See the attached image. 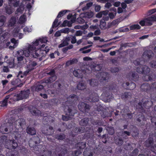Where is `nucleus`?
I'll return each mask as SVG.
<instances>
[{
  "label": "nucleus",
  "mask_w": 156,
  "mask_h": 156,
  "mask_svg": "<svg viewBox=\"0 0 156 156\" xmlns=\"http://www.w3.org/2000/svg\"><path fill=\"white\" fill-rule=\"evenodd\" d=\"M30 94V92L29 90L21 91L19 94L15 95L13 99L14 101H16L27 99L28 97Z\"/></svg>",
  "instance_id": "nucleus-5"
},
{
  "label": "nucleus",
  "mask_w": 156,
  "mask_h": 156,
  "mask_svg": "<svg viewBox=\"0 0 156 156\" xmlns=\"http://www.w3.org/2000/svg\"><path fill=\"white\" fill-rule=\"evenodd\" d=\"M5 131L6 133L10 132L13 130V126L12 124L10 125L9 123L6 124V127L5 128Z\"/></svg>",
  "instance_id": "nucleus-24"
},
{
  "label": "nucleus",
  "mask_w": 156,
  "mask_h": 156,
  "mask_svg": "<svg viewBox=\"0 0 156 156\" xmlns=\"http://www.w3.org/2000/svg\"><path fill=\"white\" fill-rule=\"evenodd\" d=\"M153 141V139L151 138H150L145 142L144 144L147 147L151 146V150L154 153H156V145H154V146H152Z\"/></svg>",
  "instance_id": "nucleus-8"
},
{
  "label": "nucleus",
  "mask_w": 156,
  "mask_h": 156,
  "mask_svg": "<svg viewBox=\"0 0 156 156\" xmlns=\"http://www.w3.org/2000/svg\"><path fill=\"white\" fill-rule=\"evenodd\" d=\"M82 150H81L75 151L72 153V154L74 156H77L82 153Z\"/></svg>",
  "instance_id": "nucleus-47"
},
{
  "label": "nucleus",
  "mask_w": 156,
  "mask_h": 156,
  "mask_svg": "<svg viewBox=\"0 0 156 156\" xmlns=\"http://www.w3.org/2000/svg\"><path fill=\"white\" fill-rule=\"evenodd\" d=\"M76 146L77 147H78L80 150L83 149H84L86 146V143L85 142H82L81 143H78Z\"/></svg>",
  "instance_id": "nucleus-30"
},
{
  "label": "nucleus",
  "mask_w": 156,
  "mask_h": 156,
  "mask_svg": "<svg viewBox=\"0 0 156 156\" xmlns=\"http://www.w3.org/2000/svg\"><path fill=\"white\" fill-rule=\"evenodd\" d=\"M8 3L9 5H13L14 7H17L19 5V2L17 0H8Z\"/></svg>",
  "instance_id": "nucleus-19"
},
{
  "label": "nucleus",
  "mask_w": 156,
  "mask_h": 156,
  "mask_svg": "<svg viewBox=\"0 0 156 156\" xmlns=\"http://www.w3.org/2000/svg\"><path fill=\"white\" fill-rule=\"evenodd\" d=\"M18 65L19 66L20 65V63H21V62L23 60V57L22 56H18Z\"/></svg>",
  "instance_id": "nucleus-60"
},
{
  "label": "nucleus",
  "mask_w": 156,
  "mask_h": 156,
  "mask_svg": "<svg viewBox=\"0 0 156 156\" xmlns=\"http://www.w3.org/2000/svg\"><path fill=\"white\" fill-rule=\"evenodd\" d=\"M20 30V29L19 28H15L14 29L13 32V34L14 37H16L18 35V33Z\"/></svg>",
  "instance_id": "nucleus-51"
},
{
  "label": "nucleus",
  "mask_w": 156,
  "mask_h": 156,
  "mask_svg": "<svg viewBox=\"0 0 156 156\" xmlns=\"http://www.w3.org/2000/svg\"><path fill=\"white\" fill-rule=\"evenodd\" d=\"M93 13L91 12H87L84 13L85 17L88 18H92L93 16Z\"/></svg>",
  "instance_id": "nucleus-41"
},
{
  "label": "nucleus",
  "mask_w": 156,
  "mask_h": 156,
  "mask_svg": "<svg viewBox=\"0 0 156 156\" xmlns=\"http://www.w3.org/2000/svg\"><path fill=\"white\" fill-rule=\"evenodd\" d=\"M6 62L8 64V66L9 68H12L14 67L15 65L13 59H11V60H7Z\"/></svg>",
  "instance_id": "nucleus-40"
},
{
  "label": "nucleus",
  "mask_w": 156,
  "mask_h": 156,
  "mask_svg": "<svg viewBox=\"0 0 156 156\" xmlns=\"http://www.w3.org/2000/svg\"><path fill=\"white\" fill-rule=\"evenodd\" d=\"M58 20L56 19H55V20L54 21L52 26V27L53 28L56 27L59 24V23H58Z\"/></svg>",
  "instance_id": "nucleus-54"
},
{
  "label": "nucleus",
  "mask_w": 156,
  "mask_h": 156,
  "mask_svg": "<svg viewBox=\"0 0 156 156\" xmlns=\"http://www.w3.org/2000/svg\"><path fill=\"white\" fill-rule=\"evenodd\" d=\"M44 38L46 39L47 41L46 42H42L41 43L40 42L39 44L37 46H39L38 47L40 48V49H38L37 50H36L35 48V50H34V53H32L33 54V57L35 58L39 57V59L40 60H41V58L45 56L47 53L49 51V49L48 46H46L45 47V49L44 50L42 49L45 46V45L44 44H43L41 45V44L43 43H46L47 42L48 40L46 38H42L36 40L40 41V40H43Z\"/></svg>",
  "instance_id": "nucleus-2"
},
{
  "label": "nucleus",
  "mask_w": 156,
  "mask_h": 156,
  "mask_svg": "<svg viewBox=\"0 0 156 156\" xmlns=\"http://www.w3.org/2000/svg\"><path fill=\"white\" fill-rule=\"evenodd\" d=\"M71 43L72 44H75L76 42V39L75 36H72V38H71Z\"/></svg>",
  "instance_id": "nucleus-61"
},
{
  "label": "nucleus",
  "mask_w": 156,
  "mask_h": 156,
  "mask_svg": "<svg viewBox=\"0 0 156 156\" xmlns=\"http://www.w3.org/2000/svg\"><path fill=\"white\" fill-rule=\"evenodd\" d=\"M5 20V18L4 16L0 17V27L2 26L4 24Z\"/></svg>",
  "instance_id": "nucleus-46"
},
{
  "label": "nucleus",
  "mask_w": 156,
  "mask_h": 156,
  "mask_svg": "<svg viewBox=\"0 0 156 156\" xmlns=\"http://www.w3.org/2000/svg\"><path fill=\"white\" fill-rule=\"evenodd\" d=\"M140 24L142 26H144L148 24V23L145 21V19H144L143 20H141L139 22Z\"/></svg>",
  "instance_id": "nucleus-62"
},
{
  "label": "nucleus",
  "mask_w": 156,
  "mask_h": 156,
  "mask_svg": "<svg viewBox=\"0 0 156 156\" xmlns=\"http://www.w3.org/2000/svg\"><path fill=\"white\" fill-rule=\"evenodd\" d=\"M25 76V75H23V73H22V72L21 71H20L18 74L17 77H18V79H17L16 80V81H18L20 80H19V79L21 78H23V76Z\"/></svg>",
  "instance_id": "nucleus-50"
},
{
  "label": "nucleus",
  "mask_w": 156,
  "mask_h": 156,
  "mask_svg": "<svg viewBox=\"0 0 156 156\" xmlns=\"http://www.w3.org/2000/svg\"><path fill=\"white\" fill-rule=\"evenodd\" d=\"M127 77L129 80H133L136 79L138 77V75L135 72L131 71L127 74Z\"/></svg>",
  "instance_id": "nucleus-16"
},
{
  "label": "nucleus",
  "mask_w": 156,
  "mask_h": 156,
  "mask_svg": "<svg viewBox=\"0 0 156 156\" xmlns=\"http://www.w3.org/2000/svg\"><path fill=\"white\" fill-rule=\"evenodd\" d=\"M89 121L88 119L85 118L82 119L80 122V125L82 126H86L88 123Z\"/></svg>",
  "instance_id": "nucleus-37"
},
{
  "label": "nucleus",
  "mask_w": 156,
  "mask_h": 156,
  "mask_svg": "<svg viewBox=\"0 0 156 156\" xmlns=\"http://www.w3.org/2000/svg\"><path fill=\"white\" fill-rule=\"evenodd\" d=\"M83 34V32L81 30H78L76 32L75 34V36H81Z\"/></svg>",
  "instance_id": "nucleus-57"
},
{
  "label": "nucleus",
  "mask_w": 156,
  "mask_h": 156,
  "mask_svg": "<svg viewBox=\"0 0 156 156\" xmlns=\"http://www.w3.org/2000/svg\"><path fill=\"white\" fill-rule=\"evenodd\" d=\"M30 111L33 115H39L41 114V112L40 111L34 107H32L31 109H30Z\"/></svg>",
  "instance_id": "nucleus-18"
},
{
  "label": "nucleus",
  "mask_w": 156,
  "mask_h": 156,
  "mask_svg": "<svg viewBox=\"0 0 156 156\" xmlns=\"http://www.w3.org/2000/svg\"><path fill=\"white\" fill-rule=\"evenodd\" d=\"M145 21H146L148 24L146 26H151L152 25L153 22L156 20V17L154 16L146 18L144 19Z\"/></svg>",
  "instance_id": "nucleus-14"
},
{
  "label": "nucleus",
  "mask_w": 156,
  "mask_h": 156,
  "mask_svg": "<svg viewBox=\"0 0 156 156\" xmlns=\"http://www.w3.org/2000/svg\"><path fill=\"white\" fill-rule=\"evenodd\" d=\"M70 37H69L67 36L62 40V43L58 46L59 48H61L65 46H67L69 44V42L70 40Z\"/></svg>",
  "instance_id": "nucleus-13"
},
{
  "label": "nucleus",
  "mask_w": 156,
  "mask_h": 156,
  "mask_svg": "<svg viewBox=\"0 0 156 156\" xmlns=\"http://www.w3.org/2000/svg\"><path fill=\"white\" fill-rule=\"evenodd\" d=\"M79 109L82 112H86L90 108L89 106L83 102H80L78 105Z\"/></svg>",
  "instance_id": "nucleus-10"
},
{
  "label": "nucleus",
  "mask_w": 156,
  "mask_h": 156,
  "mask_svg": "<svg viewBox=\"0 0 156 156\" xmlns=\"http://www.w3.org/2000/svg\"><path fill=\"white\" fill-rule=\"evenodd\" d=\"M77 60L76 59H73L72 60L67 61L66 63V66H69L74 63L77 62Z\"/></svg>",
  "instance_id": "nucleus-35"
},
{
  "label": "nucleus",
  "mask_w": 156,
  "mask_h": 156,
  "mask_svg": "<svg viewBox=\"0 0 156 156\" xmlns=\"http://www.w3.org/2000/svg\"><path fill=\"white\" fill-rule=\"evenodd\" d=\"M2 141L4 142L5 146L6 148L9 149H15L17 146L18 144L13 139H9L6 136H2L1 138Z\"/></svg>",
  "instance_id": "nucleus-4"
},
{
  "label": "nucleus",
  "mask_w": 156,
  "mask_h": 156,
  "mask_svg": "<svg viewBox=\"0 0 156 156\" xmlns=\"http://www.w3.org/2000/svg\"><path fill=\"white\" fill-rule=\"evenodd\" d=\"M89 84L91 86L94 87L98 85V82L95 79H92L89 80Z\"/></svg>",
  "instance_id": "nucleus-38"
},
{
  "label": "nucleus",
  "mask_w": 156,
  "mask_h": 156,
  "mask_svg": "<svg viewBox=\"0 0 156 156\" xmlns=\"http://www.w3.org/2000/svg\"><path fill=\"white\" fill-rule=\"evenodd\" d=\"M119 23V20L116 19L113 20L112 23L108 24V27H110L112 26H114L118 24Z\"/></svg>",
  "instance_id": "nucleus-36"
},
{
  "label": "nucleus",
  "mask_w": 156,
  "mask_h": 156,
  "mask_svg": "<svg viewBox=\"0 0 156 156\" xmlns=\"http://www.w3.org/2000/svg\"><path fill=\"white\" fill-rule=\"evenodd\" d=\"M116 144L119 145H120L122 144L123 143V141L122 139L119 138L118 140H116Z\"/></svg>",
  "instance_id": "nucleus-58"
},
{
  "label": "nucleus",
  "mask_w": 156,
  "mask_h": 156,
  "mask_svg": "<svg viewBox=\"0 0 156 156\" xmlns=\"http://www.w3.org/2000/svg\"><path fill=\"white\" fill-rule=\"evenodd\" d=\"M25 124V120L22 119H19L15 122V124L16 126L15 127L16 129L12 133V135L15 139H17L21 137L20 134L18 132V129L20 128H22Z\"/></svg>",
  "instance_id": "nucleus-3"
},
{
  "label": "nucleus",
  "mask_w": 156,
  "mask_h": 156,
  "mask_svg": "<svg viewBox=\"0 0 156 156\" xmlns=\"http://www.w3.org/2000/svg\"><path fill=\"white\" fill-rule=\"evenodd\" d=\"M65 135L64 134H58L55 136V138L58 140H62L65 139Z\"/></svg>",
  "instance_id": "nucleus-45"
},
{
  "label": "nucleus",
  "mask_w": 156,
  "mask_h": 156,
  "mask_svg": "<svg viewBox=\"0 0 156 156\" xmlns=\"http://www.w3.org/2000/svg\"><path fill=\"white\" fill-rule=\"evenodd\" d=\"M7 33L5 32L2 35H1L0 36V43L4 42V41L7 40L8 38L7 37Z\"/></svg>",
  "instance_id": "nucleus-25"
},
{
  "label": "nucleus",
  "mask_w": 156,
  "mask_h": 156,
  "mask_svg": "<svg viewBox=\"0 0 156 156\" xmlns=\"http://www.w3.org/2000/svg\"><path fill=\"white\" fill-rule=\"evenodd\" d=\"M154 55L152 51L151 50H147L144 53L142 58L144 60L147 61Z\"/></svg>",
  "instance_id": "nucleus-11"
},
{
  "label": "nucleus",
  "mask_w": 156,
  "mask_h": 156,
  "mask_svg": "<svg viewBox=\"0 0 156 156\" xmlns=\"http://www.w3.org/2000/svg\"><path fill=\"white\" fill-rule=\"evenodd\" d=\"M6 12L9 14H11L14 11V9L11 6V5H9L5 7Z\"/></svg>",
  "instance_id": "nucleus-23"
},
{
  "label": "nucleus",
  "mask_w": 156,
  "mask_h": 156,
  "mask_svg": "<svg viewBox=\"0 0 156 156\" xmlns=\"http://www.w3.org/2000/svg\"><path fill=\"white\" fill-rule=\"evenodd\" d=\"M84 156H92L93 153L89 149H86L83 153Z\"/></svg>",
  "instance_id": "nucleus-34"
},
{
  "label": "nucleus",
  "mask_w": 156,
  "mask_h": 156,
  "mask_svg": "<svg viewBox=\"0 0 156 156\" xmlns=\"http://www.w3.org/2000/svg\"><path fill=\"white\" fill-rule=\"evenodd\" d=\"M70 31L69 29L68 28H64L61 30V33L65 34H68Z\"/></svg>",
  "instance_id": "nucleus-53"
},
{
  "label": "nucleus",
  "mask_w": 156,
  "mask_h": 156,
  "mask_svg": "<svg viewBox=\"0 0 156 156\" xmlns=\"http://www.w3.org/2000/svg\"><path fill=\"white\" fill-rule=\"evenodd\" d=\"M116 14V10L115 9L114 10L113 12H110L108 14V16L111 19H113L115 18Z\"/></svg>",
  "instance_id": "nucleus-42"
},
{
  "label": "nucleus",
  "mask_w": 156,
  "mask_h": 156,
  "mask_svg": "<svg viewBox=\"0 0 156 156\" xmlns=\"http://www.w3.org/2000/svg\"><path fill=\"white\" fill-rule=\"evenodd\" d=\"M140 27V26L139 24L133 25L130 27V30L139 29Z\"/></svg>",
  "instance_id": "nucleus-44"
},
{
  "label": "nucleus",
  "mask_w": 156,
  "mask_h": 156,
  "mask_svg": "<svg viewBox=\"0 0 156 156\" xmlns=\"http://www.w3.org/2000/svg\"><path fill=\"white\" fill-rule=\"evenodd\" d=\"M89 100L90 102H96L98 100V96L96 93H93L90 96Z\"/></svg>",
  "instance_id": "nucleus-15"
},
{
  "label": "nucleus",
  "mask_w": 156,
  "mask_h": 156,
  "mask_svg": "<svg viewBox=\"0 0 156 156\" xmlns=\"http://www.w3.org/2000/svg\"><path fill=\"white\" fill-rule=\"evenodd\" d=\"M151 67L152 68H156V61H152L150 63Z\"/></svg>",
  "instance_id": "nucleus-59"
},
{
  "label": "nucleus",
  "mask_w": 156,
  "mask_h": 156,
  "mask_svg": "<svg viewBox=\"0 0 156 156\" xmlns=\"http://www.w3.org/2000/svg\"><path fill=\"white\" fill-rule=\"evenodd\" d=\"M99 27L101 29L104 30L106 28V24L104 19H102L101 20Z\"/></svg>",
  "instance_id": "nucleus-29"
},
{
  "label": "nucleus",
  "mask_w": 156,
  "mask_h": 156,
  "mask_svg": "<svg viewBox=\"0 0 156 156\" xmlns=\"http://www.w3.org/2000/svg\"><path fill=\"white\" fill-rule=\"evenodd\" d=\"M48 74L51 75V77L45 80L44 82L46 83H51L55 81L57 79V76L55 75V71L54 70H52Z\"/></svg>",
  "instance_id": "nucleus-7"
},
{
  "label": "nucleus",
  "mask_w": 156,
  "mask_h": 156,
  "mask_svg": "<svg viewBox=\"0 0 156 156\" xmlns=\"http://www.w3.org/2000/svg\"><path fill=\"white\" fill-rule=\"evenodd\" d=\"M40 142V139L37 136H35L32 139H31L29 141V145L30 147H33L34 148L35 151H37L35 149L38 147L37 145ZM38 147H40L41 146L39 145L38 146Z\"/></svg>",
  "instance_id": "nucleus-6"
},
{
  "label": "nucleus",
  "mask_w": 156,
  "mask_h": 156,
  "mask_svg": "<svg viewBox=\"0 0 156 156\" xmlns=\"http://www.w3.org/2000/svg\"><path fill=\"white\" fill-rule=\"evenodd\" d=\"M43 88V86L41 85H39L36 87L35 90L36 91L38 92Z\"/></svg>",
  "instance_id": "nucleus-52"
},
{
  "label": "nucleus",
  "mask_w": 156,
  "mask_h": 156,
  "mask_svg": "<svg viewBox=\"0 0 156 156\" xmlns=\"http://www.w3.org/2000/svg\"><path fill=\"white\" fill-rule=\"evenodd\" d=\"M153 75L152 74H150L149 75H146L143 77V79L146 81H149L152 79Z\"/></svg>",
  "instance_id": "nucleus-27"
},
{
  "label": "nucleus",
  "mask_w": 156,
  "mask_h": 156,
  "mask_svg": "<svg viewBox=\"0 0 156 156\" xmlns=\"http://www.w3.org/2000/svg\"><path fill=\"white\" fill-rule=\"evenodd\" d=\"M27 133L31 135H34L36 134L35 130L33 128L28 127L27 129Z\"/></svg>",
  "instance_id": "nucleus-28"
},
{
  "label": "nucleus",
  "mask_w": 156,
  "mask_h": 156,
  "mask_svg": "<svg viewBox=\"0 0 156 156\" xmlns=\"http://www.w3.org/2000/svg\"><path fill=\"white\" fill-rule=\"evenodd\" d=\"M42 132L47 135H52L54 132L53 128L50 126L44 127L42 129Z\"/></svg>",
  "instance_id": "nucleus-9"
},
{
  "label": "nucleus",
  "mask_w": 156,
  "mask_h": 156,
  "mask_svg": "<svg viewBox=\"0 0 156 156\" xmlns=\"http://www.w3.org/2000/svg\"><path fill=\"white\" fill-rule=\"evenodd\" d=\"M131 97V93H125L123 94L121 96V98L123 99H128L130 98Z\"/></svg>",
  "instance_id": "nucleus-39"
},
{
  "label": "nucleus",
  "mask_w": 156,
  "mask_h": 156,
  "mask_svg": "<svg viewBox=\"0 0 156 156\" xmlns=\"http://www.w3.org/2000/svg\"><path fill=\"white\" fill-rule=\"evenodd\" d=\"M142 73L144 74H147L149 73L150 70V69L146 65L142 66Z\"/></svg>",
  "instance_id": "nucleus-31"
},
{
  "label": "nucleus",
  "mask_w": 156,
  "mask_h": 156,
  "mask_svg": "<svg viewBox=\"0 0 156 156\" xmlns=\"http://www.w3.org/2000/svg\"><path fill=\"white\" fill-rule=\"evenodd\" d=\"M59 151H61L60 148L58 147L56 148V152H54V151H53V154H55V153H56L57 155H55V156H62L67 152L66 151H62L60 153H59Z\"/></svg>",
  "instance_id": "nucleus-20"
},
{
  "label": "nucleus",
  "mask_w": 156,
  "mask_h": 156,
  "mask_svg": "<svg viewBox=\"0 0 156 156\" xmlns=\"http://www.w3.org/2000/svg\"><path fill=\"white\" fill-rule=\"evenodd\" d=\"M62 25L63 26H68L69 27L71 26V23H70V22L68 20H65L63 22Z\"/></svg>",
  "instance_id": "nucleus-48"
},
{
  "label": "nucleus",
  "mask_w": 156,
  "mask_h": 156,
  "mask_svg": "<svg viewBox=\"0 0 156 156\" xmlns=\"http://www.w3.org/2000/svg\"><path fill=\"white\" fill-rule=\"evenodd\" d=\"M26 17L24 15L21 16L19 18L18 23L20 24L24 23L26 21Z\"/></svg>",
  "instance_id": "nucleus-43"
},
{
  "label": "nucleus",
  "mask_w": 156,
  "mask_h": 156,
  "mask_svg": "<svg viewBox=\"0 0 156 156\" xmlns=\"http://www.w3.org/2000/svg\"><path fill=\"white\" fill-rule=\"evenodd\" d=\"M34 69L32 64H29L27 66L26 70L23 73V75L27 76L30 72Z\"/></svg>",
  "instance_id": "nucleus-21"
},
{
  "label": "nucleus",
  "mask_w": 156,
  "mask_h": 156,
  "mask_svg": "<svg viewBox=\"0 0 156 156\" xmlns=\"http://www.w3.org/2000/svg\"><path fill=\"white\" fill-rule=\"evenodd\" d=\"M16 19L14 17H12L9 20L8 23V26L9 27H12L16 23Z\"/></svg>",
  "instance_id": "nucleus-26"
},
{
  "label": "nucleus",
  "mask_w": 156,
  "mask_h": 156,
  "mask_svg": "<svg viewBox=\"0 0 156 156\" xmlns=\"http://www.w3.org/2000/svg\"><path fill=\"white\" fill-rule=\"evenodd\" d=\"M6 127L5 126V125H4L3 126L2 125L0 127V131L1 132H2V133H5L6 131H5V128Z\"/></svg>",
  "instance_id": "nucleus-63"
},
{
  "label": "nucleus",
  "mask_w": 156,
  "mask_h": 156,
  "mask_svg": "<svg viewBox=\"0 0 156 156\" xmlns=\"http://www.w3.org/2000/svg\"><path fill=\"white\" fill-rule=\"evenodd\" d=\"M57 155L56 153L52 154V152L47 149L41 151L40 154V156H55Z\"/></svg>",
  "instance_id": "nucleus-12"
},
{
  "label": "nucleus",
  "mask_w": 156,
  "mask_h": 156,
  "mask_svg": "<svg viewBox=\"0 0 156 156\" xmlns=\"http://www.w3.org/2000/svg\"><path fill=\"white\" fill-rule=\"evenodd\" d=\"M77 87L79 90H83L86 88V85L84 83L80 82L77 85Z\"/></svg>",
  "instance_id": "nucleus-32"
},
{
  "label": "nucleus",
  "mask_w": 156,
  "mask_h": 156,
  "mask_svg": "<svg viewBox=\"0 0 156 156\" xmlns=\"http://www.w3.org/2000/svg\"><path fill=\"white\" fill-rule=\"evenodd\" d=\"M73 74L74 76L76 77L81 78L83 77L82 71L80 69H76L73 72Z\"/></svg>",
  "instance_id": "nucleus-22"
},
{
  "label": "nucleus",
  "mask_w": 156,
  "mask_h": 156,
  "mask_svg": "<svg viewBox=\"0 0 156 156\" xmlns=\"http://www.w3.org/2000/svg\"><path fill=\"white\" fill-rule=\"evenodd\" d=\"M142 66H139L137 67L136 69V71L139 73H141L142 72Z\"/></svg>",
  "instance_id": "nucleus-55"
},
{
  "label": "nucleus",
  "mask_w": 156,
  "mask_h": 156,
  "mask_svg": "<svg viewBox=\"0 0 156 156\" xmlns=\"http://www.w3.org/2000/svg\"><path fill=\"white\" fill-rule=\"evenodd\" d=\"M47 41L46 39L44 38L43 40H40V41L36 40L35 42L32 43V44H28L26 46V48L23 50H20L17 51V53L19 55V56H22L23 54L25 56L28 57L30 54L33 56V54L34 53V50H35V46L38 45L40 43L46 42Z\"/></svg>",
  "instance_id": "nucleus-1"
},
{
  "label": "nucleus",
  "mask_w": 156,
  "mask_h": 156,
  "mask_svg": "<svg viewBox=\"0 0 156 156\" xmlns=\"http://www.w3.org/2000/svg\"><path fill=\"white\" fill-rule=\"evenodd\" d=\"M108 76L107 73L105 72L99 73L98 75V76H99V78H100V80H106L107 79H108Z\"/></svg>",
  "instance_id": "nucleus-17"
},
{
  "label": "nucleus",
  "mask_w": 156,
  "mask_h": 156,
  "mask_svg": "<svg viewBox=\"0 0 156 156\" xmlns=\"http://www.w3.org/2000/svg\"><path fill=\"white\" fill-rule=\"evenodd\" d=\"M67 11V10H64L60 12L58 14L57 17L58 18L63 16L66 13Z\"/></svg>",
  "instance_id": "nucleus-49"
},
{
  "label": "nucleus",
  "mask_w": 156,
  "mask_h": 156,
  "mask_svg": "<svg viewBox=\"0 0 156 156\" xmlns=\"http://www.w3.org/2000/svg\"><path fill=\"white\" fill-rule=\"evenodd\" d=\"M76 99V96L75 95H71L67 98V101L66 103L71 101L73 102Z\"/></svg>",
  "instance_id": "nucleus-33"
},
{
  "label": "nucleus",
  "mask_w": 156,
  "mask_h": 156,
  "mask_svg": "<svg viewBox=\"0 0 156 156\" xmlns=\"http://www.w3.org/2000/svg\"><path fill=\"white\" fill-rule=\"evenodd\" d=\"M11 42L14 44V45L17 46L18 43V41H16L14 38L12 39L11 40Z\"/></svg>",
  "instance_id": "nucleus-64"
},
{
  "label": "nucleus",
  "mask_w": 156,
  "mask_h": 156,
  "mask_svg": "<svg viewBox=\"0 0 156 156\" xmlns=\"http://www.w3.org/2000/svg\"><path fill=\"white\" fill-rule=\"evenodd\" d=\"M111 71L113 73H116L119 71V69L117 67L112 68L111 69Z\"/></svg>",
  "instance_id": "nucleus-56"
}]
</instances>
